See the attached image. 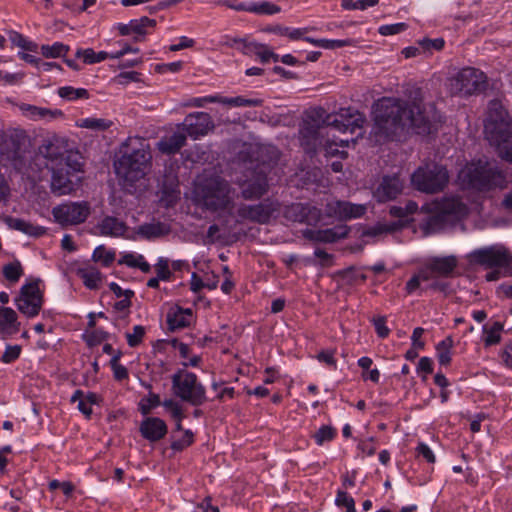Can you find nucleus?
Here are the masks:
<instances>
[{
    "label": "nucleus",
    "mask_w": 512,
    "mask_h": 512,
    "mask_svg": "<svg viewBox=\"0 0 512 512\" xmlns=\"http://www.w3.org/2000/svg\"><path fill=\"white\" fill-rule=\"evenodd\" d=\"M373 114L375 133L386 137L397 135L406 128L413 129L417 134H430L439 121L434 105H408L395 98L378 100Z\"/></svg>",
    "instance_id": "nucleus-1"
},
{
    "label": "nucleus",
    "mask_w": 512,
    "mask_h": 512,
    "mask_svg": "<svg viewBox=\"0 0 512 512\" xmlns=\"http://www.w3.org/2000/svg\"><path fill=\"white\" fill-rule=\"evenodd\" d=\"M458 265L455 256L431 257L425 266L418 270L406 283L405 291L411 295L418 292L420 295L427 291L447 293L449 284L441 278L453 274Z\"/></svg>",
    "instance_id": "nucleus-2"
},
{
    "label": "nucleus",
    "mask_w": 512,
    "mask_h": 512,
    "mask_svg": "<svg viewBox=\"0 0 512 512\" xmlns=\"http://www.w3.org/2000/svg\"><path fill=\"white\" fill-rule=\"evenodd\" d=\"M152 155L149 145L138 141L130 151H126L114 162L115 173L120 185L132 192L136 184L143 180L151 167Z\"/></svg>",
    "instance_id": "nucleus-3"
},
{
    "label": "nucleus",
    "mask_w": 512,
    "mask_h": 512,
    "mask_svg": "<svg viewBox=\"0 0 512 512\" xmlns=\"http://www.w3.org/2000/svg\"><path fill=\"white\" fill-rule=\"evenodd\" d=\"M199 204L214 213L228 212L234 208L235 190L220 176L201 179L195 187Z\"/></svg>",
    "instance_id": "nucleus-4"
},
{
    "label": "nucleus",
    "mask_w": 512,
    "mask_h": 512,
    "mask_svg": "<svg viewBox=\"0 0 512 512\" xmlns=\"http://www.w3.org/2000/svg\"><path fill=\"white\" fill-rule=\"evenodd\" d=\"M459 180L467 187L487 192L506 186V177L494 162L478 160L468 163L459 172Z\"/></svg>",
    "instance_id": "nucleus-5"
},
{
    "label": "nucleus",
    "mask_w": 512,
    "mask_h": 512,
    "mask_svg": "<svg viewBox=\"0 0 512 512\" xmlns=\"http://www.w3.org/2000/svg\"><path fill=\"white\" fill-rule=\"evenodd\" d=\"M484 133L490 144H506L512 135V121L508 112L498 100L489 102L484 120Z\"/></svg>",
    "instance_id": "nucleus-6"
},
{
    "label": "nucleus",
    "mask_w": 512,
    "mask_h": 512,
    "mask_svg": "<svg viewBox=\"0 0 512 512\" xmlns=\"http://www.w3.org/2000/svg\"><path fill=\"white\" fill-rule=\"evenodd\" d=\"M467 260L471 265L502 269L503 276L512 275V255L503 245L475 249L467 255Z\"/></svg>",
    "instance_id": "nucleus-7"
},
{
    "label": "nucleus",
    "mask_w": 512,
    "mask_h": 512,
    "mask_svg": "<svg viewBox=\"0 0 512 512\" xmlns=\"http://www.w3.org/2000/svg\"><path fill=\"white\" fill-rule=\"evenodd\" d=\"M415 188L425 193H438L449 182V173L445 166L437 163H426L420 166L411 177Z\"/></svg>",
    "instance_id": "nucleus-8"
},
{
    "label": "nucleus",
    "mask_w": 512,
    "mask_h": 512,
    "mask_svg": "<svg viewBox=\"0 0 512 512\" xmlns=\"http://www.w3.org/2000/svg\"><path fill=\"white\" fill-rule=\"evenodd\" d=\"M172 390L175 396L193 406H200L207 400L206 389L196 374L184 369L172 376Z\"/></svg>",
    "instance_id": "nucleus-9"
},
{
    "label": "nucleus",
    "mask_w": 512,
    "mask_h": 512,
    "mask_svg": "<svg viewBox=\"0 0 512 512\" xmlns=\"http://www.w3.org/2000/svg\"><path fill=\"white\" fill-rule=\"evenodd\" d=\"M486 87V75L473 67H465L448 79V89L452 95L469 96L481 93Z\"/></svg>",
    "instance_id": "nucleus-10"
},
{
    "label": "nucleus",
    "mask_w": 512,
    "mask_h": 512,
    "mask_svg": "<svg viewBox=\"0 0 512 512\" xmlns=\"http://www.w3.org/2000/svg\"><path fill=\"white\" fill-rule=\"evenodd\" d=\"M312 114H315L317 117V119H314L316 122L315 127L319 128L321 126L320 121H322L323 125L332 126L341 132L350 131L353 133L355 129L362 127L364 121L362 115L350 107L342 108L337 114L327 115L324 119L325 110L322 108L313 110Z\"/></svg>",
    "instance_id": "nucleus-11"
},
{
    "label": "nucleus",
    "mask_w": 512,
    "mask_h": 512,
    "mask_svg": "<svg viewBox=\"0 0 512 512\" xmlns=\"http://www.w3.org/2000/svg\"><path fill=\"white\" fill-rule=\"evenodd\" d=\"M39 279L22 285L19 295L15 298L17 309L26 317L37 316L43 305V293L39 288Z\"/></svg>",
    "instance_id": "nucleus-12"
},
{
    "label": "nucleus",
    "mask_w": 512,
    "mask_h": 512,
    "mask_svg": "<svg viewBox=\"0 0 512 512\" xmlns=\"http://www.w3.org/2000/svg\"><path fill=\"white\" fill-rule=\"evenodd\" d=\"M91 213L87 201L62 203L52 210L55 221L62 226H72L84 223Z\"/></svg>",
    "instance_id": "nucleus-13"
},
{
    "label": "nucleus",
    "mask_w": 512,
    "mask_h": 512,
    "mask_svg": "<svg viewBox=\"0 0 512 512\" xmlns=\"http://www.w3.org/2000/svg\"><path fill=\"white\" fill-rule=\"evenodd\" d=\"M277 209V203L265 201L256 205H242L238 208L237 214L240 220L267 223Z\"/></svg>",
    "instance_id": "nucleus-14"
},
{
    "label": "nucleus",
    "mask_w": 512,
    "mask_h": 512,
    "mask_svg": "<svg viewBox=\"0 0 512 512\" xmlns=\"http://www.w3.org/2000/svg\"><path fill=\"white\" fill-rule=\"evenodd\" d=\"M183 126L187 134L194 139L205 136L214 128L210 115L205 112H195L187 115Z\"/></svg>",
    "instance_id": "nucleus-15"
},
{
    "label": "nucleus",
    "mask_w": 512,
    "mask_h": 512,
    "mask_svg": "<svg viewBox=\"0 0 512 512\" xmlns=\"http://www.w3.org/2000/svg\"><path fill=\"white\" fill-rule=\"evenodd\" d=\"M366 212L365 205L353 204L346 201H333L327 204V214L340 220L356 219Z\"/></svg>",
    "instance_id": "nucleus-16"
},
{
    "label": "nucleus",
    "mask_w": 512,
    "mask_h": 512,
    "mask_svg": "<svg viewBox=\"0 0 512 512\" xmlns=\"http://www.w3.org/2000/svg\"><path fill=\"white\" fill-rule=\"evenodd\" d=\"M98 234L108 237H124L127 239L136 240L134 235H128V226L125 222L113 216L104 217L96 226Z\"/></svg>",
    "instance_id": "nucleus-17"
},
{
    "label": "nucleus",
    "mask_w": 512,
    "mask_h": 512,
    "mask_svg": "<svg viewBox=\"0 0 512 512\" xmlns=\"http://www.w3.org/2000/svg\"><path fill=\"white\" fill-rule=\"evenodd\" d=\"M140 433L146 440L156 442L167 434V425L160 418L148 417L141 422Z\"/></svg>",
    "instance_id": "nucleus-18"
},
{
    "label": "nucleus",
    "mask_w": 512,
    "mask_h": 512,
    "mask_svg": "<svg viewBox=\"0 0 512 512\" xmlns=\"http://www.w3.org/2000/svg\"><path fill=\"white\" fill-rule=\"evenodd\" d=\"M349 230L347 225H337L322 230H310L306 233V237L315 242L333 243L345 238Z\"/></svg>",
    "instance_id": "nucleus-19"
},
{
    "label": "nucleus",
    "mask_w": 512,
    "mask_h": 512,
    "mask_svg": "<svg viewBox=\"0 0 512 512\" xmlns=\"http://www.w3.org/2000/svg\"><path fill=\"white\" fill-rule=\"evenodd\" d=\"M403 184L397 176H386L376 190L379 201L385 202L395 199L402 191Z\"/></svg>",
    "instance_id": "nucleus-20"
},
{
    "label": "nucleus",
    "mask_w": 512,
    "mask_h": 512,
    "mask_svg": "<svg viewBox=\"0 0 512 512\" xmlns=\"http://www.w3.org/2000/svg\"><path fill=\"white\" fill-rule=\"evenodd\" d=\"M51 189L55 194L60 196L71 194L74 191V183L69 176L68 170L53 168Z\"/></svg>",
    "instance_id": "nucleus-21"
},
{
    "label": "nucleus",
    "mask_w": 512,
    "mask_h": 512,
    "mask_svg": "<svg viewBox=\"0 0 512 512\" xmlns=\"http://www.w3.org/2000/svg\"><path fill=\"white\" fill-rule=\"evenodd\" d=\"M193 319L191 309L173 307L167 313V324L170 330L183 329L190 325Z\"/></svg>",
    "instance_id": "nucleus-22"
},
{
    "label": "nucleus",
    "mask_w": 512,
    "mask_h": 512,
    "mask_svg": "<svg viewBox=\"0 0 512 512\" xmlns=\"http://www.w3.org/2000/svg\"><path fill=\"white\" fill-rule=\"evenodd\" d=\"M68 146L66 138L54 136L44 145L43 153L48 159L62 161L68 152Z\"/></svg>",
    "instance_id": "nucleus-23"
},
{
    "label": "nucleus",
    "mask_w": 512,
    "mask_h": 512,
    "mask_svg": "<svg viewBox=\"0 0 512 512\" xmlns=\"http://www.w3.org/2000/svg\"><path fill=\"white\" fill-rule=\"evenodd\" d=\"M231 9L236 11H247L256 14H266L272 15L278 13L280 8L269 2V1H261V2H240L231 6Z\"/></svg>",
    "instance_id": "nucleus-24"
},
{
    "label": "nucleus",
    "mask_w": 512,
    "mask_h": 512,
    "mask_svg": "<svg viewBox=\"0 0 512 512\" xmlns=\"http://www.w3.org/2000/svg\"><path fill=\"white\" fill-rule=\"evenodd\" d=\"M268 183L266 176L258 173L253 180H249L242 189V196L245 199L259 198L267 192Z\"/></svg>",
    "instance_id": "nucleus-25"
},
{
    "label": "nucleus",
    "mask_w": 512,
    "mask_h": 512,
    "mask_svg": "<svg viewBox=\"0 0 512 512\" xmlns=\"http://www.w3.org/2000/svg\"><path fill=\"white\" fill-rule=\"evenodd\" d=\"M20 329L17 313L10 307L4 308L0 316V333L3 336L16 334Z\"/></svg>",
    "instance_id": "nucleus-26"
},
{
    "label": "nucleus",
    "mask_w": 512,
    "mask_h": 512,
    "mask_svg": "<svg viewBox=\"0 0 512 512\" xmlns=\"http://www.w3.org/2000/svg\"><path fill=\"white\" fill-rule=\"evenodd\" d=\"M166 233H168V228L166 225L160 222H154L140 225L133 231L132 235H134L136 238L140 237L149 240L163 236Z\"/></svg>",
    "instance_id": "nucleus-27"
},
{
    "label": "nucleus",
    "mask_w": 512,
    "mask_h": 512,
    "mask_svg": "<svg viewBox=\"0 0 512 512\" xmlns=\"http://www.w3.org/2000/svg\"><path fill=\"white\" fill-rule=\"evenodd\" d=\"M186 142V135L183 133H174L169 137L162 138L158 142V149L165 154H174L178 152Z\"/></svg>",
    "instance_id": "nucleus-28"
},
{
    "label": "nucleus",
    "mask_w": 512,
    "mask_h": 512,
    "mask_svg": "<svg viewBox=\"0 0 512 512\" xmlns=\"http://www.w3.org/2000/svg\"><path fill=\"white\" fill-rule=\"evenodd\" d=\"M5 222L11 229L21 231L30 236H40L45 233V229L43 227L35 226L20 218L8 217Z\"/></svg>",
    "instance_id": "nucleus-29"
},
{
    "label": "nucleus",
    "mask_w": 512,
    "mask_h": 512,
    "mask_svg": "<svg viewBox=\"0 0 512 512\" xmlns=\"http://www.w3.org/2000/svg\"><path fill=\"white\" fill-rule=\"evenodd\" d=\"M76 126L94 132H104L113 126V122L106 118L88 117L77 120Z\"/></svg>",
    "instance_id": "nucleus-30"
},
{
    "label": "nucleus",
    "mask_w": 512,
    "mask_h": 512,
    "mask_svg": "<svg viewBox=\"0 0 512 512\" xmlns=\"http://www.w3.org/2000/svg\"><path fill=\"white\" fill-rule=\"evenodd\" d=\"M311 208L303 203H293L286 208V218L294 222H306L308 221V215Z\"/></svg>",
    "instance_id": "nucleus-31"
},
{
    "label": "nucleus",
    "mask_w": 512,
    "mask_h": 512,
    "mask_svg": "<svg viewBox=\"0 0 512 512\" xmlns=\"http://www.w3.org/2000/svg\"><path fill=\"white\" fill-rule=\"evenodd\" d=\"M78 275L89 289H98L102 280L101 273L94 267L79 269Z\"/></svg>",
    "instance_id": "nucleus-32"
},
{
    "label": "nucleus",
    "mask_w": 512,
    "mask_h": 512,
    "mask_svg": "<svg viewBox=\"0 0 512 512\" xmlns=\"http://www.w3.org/2000/svg\"><path fill=\"white\" fill-rule=\"evenodd\" d=\"M442 211L456 217L467 214V206L457 197L446 198L442 204Z\"/></svg>",
    "instance_id": "nucleus-33"
},
{
    "label": "nucleus",
    "mask_w": 512,
    "mask_h": 512,
    "mask_svg": "<svg viewBox=\"0 0 512 512\" xmlns=\"http://www.w3.org/2000/svg\"><path fill=\"white\" fill-rule=\"evenodd\" d=\"M503 331V324L501 322H494L491 326L485 325L483 327V341L486 346L496 345L501 341V333Z\"/></svg>",
    "instance_id": "nucleus-34"
},
{
    "label": "nucleus",
    "mask_w": 512,
    "mask_h": 512,
    "mask_svg": "<svg viewBox=\"0 0 512 512\" xmlns=\"http://www.w3.org/2000/svg\"><path fill=\"white\" fill-rule=\"evenodd\" d=\"M22 135V131L15 129L5 130L0 126V148L3 150L15 149L18 144L16 138Z\"/></svg>",
    "instance_id": "nucleus-35"
},
{
    "label": "nucleus",
    "mask_w": 512,
    "mask_h": 512,
    "mask_svg": "<svg viewBox=\"0 0 512 512\" xmlns=\"http://www.w3.org/2000/svg\"><path fill=\"white\" fill-rule=\"evenodd\" d=\"M23 274V267L18 260L3 266V276L11 284L17 283Z\"/></svg>",
    "instance_id": "nucleus-36"
},
{
    "label": "nucleus",
    "mask_w": 512,
    "mask_h": 512,
    "mask_svg": "<svg viewBox=\"0 0 512 512\" xmlns=\"http://www.w3.org/2000/svg\"><path fill=\"white\" fill-rule=\"evenodd\" d=\"M57 93L61 98L68 100V101L89 98V92L85 88H74L72 86H63L58 89Z\"/></svg>",
    "instance_id": "nucleus-37"
},
{
    "label": "nucleus",
    "mask_w": 512,
    "mask_h": 512,
    "mask_svg": "<svg viewBox=\"0 0 512 512\" xmlns=\"http://www.w3.org/2000/svg\"><path fill=\"white\" fill-rule=\"evenodd\" d=\"M453 346V340L451 337H447L436 346L437 358L441 365H448L451 362V348Z\"/></svg>",
    "instance_id": "nucleus-38"
},
{
    "label": "nucleus",
    "mask_w": 512,
    "mask_h": 512,
    "mask_svg": "<svg viewBox=\"0 0 512 512\" xmlns=\"http://www.w3.org/2000/svg\"><path fill=\"white\" fill-rule=\"evenodd\" d=\"M76 57L82 58L86 64H95L106 60L109 54L105 51L95 52L93 49L88 48L84 50H78Z\"/></svg>",
    "instance_id": "nucleus-39"
},
{
    "label": "nucleus",
    "mask_w": 512,
    "mask_h": 512,
    "mask_svg": "<svg viewBox=\"0 0 512 512\" xmlns=\"http://www.w3.org/2000/svg\"><path fill=\"white\" fill-rule=\"evenodd\" d=\"M68 51L69 47L61 42L41 46V53L45 58H58L64 56Z\"/></svg>",
    "instance_id": "nucleus-40"
},
{
    "label": "nucleus",
    "mask_w": 512,
    "mask_h": 512,
    "mask_svg": "<svg viewBox=\"0 0 512 512\" xmlns=\"http://www.w3.org/2000/svg\"><path fill=\"white\" fill-rule=\"evenodd\" d=\"M263 100L258 98H245L242 96L226 97L225 105L234 107H259L262 106Z\"/></svg>",
    "instance_id": "nucleus-41"
},
{
    "label": "nucleus",
    "mask_w": 512,
    "mask_h": 512,
    "mask_svg": "<svg viewBox=\"0 0 512 512\" xmlns=\"http://www.w3.org/2000/svg\"><path fill=\"white\" fill-rule=\"evenodd\" d=\"M25 111H28L30 117L34 120L45 119V118H53L56 115H61L62 113L58 110L52 111L47 108L37 107L33 105H27L24 108Z\"/></svg>",
    "instance_id": "nucleus-42"
},
{
    "label": "nucleus",
    "mask_w": 512,
    "mask_h": 512,
    "mask_svg": "<svg viewBox=\"0 0 512 512\" xmlns=\"http://www.w3.org/2000/svg\"><path fill=\"white\" fill-rule=\"evenodd\" d=\"M379 0H342V7L345 10H365L368 7L376 6Z\"/></svg>",
    "instance_id": "nucleus-43"
},
{
    "label": "nucleus",
    "mask_w": 512,
    "mask_h": 512,
    "mask_svg": "<svg viewBox=\"0 0 512 512\" xmlns=\"http://www.w3.org/2000/svg\"><path fill=\"white\" fill-rule=\"evenodd\" d=\"M336 435V430L328 425L321 426L313 435L318 445H323L325 442L333 440Z\"/></svg>",
    "instance_id": "nucleus-44"
},
{
    "label": "nucleus",
    "mask_w": 512,
    "mask_h": 512,
    "mask_svg": "<svg viewBox=\"0 0 512 512\" xmlns=\"http://www.w3.org/2000/svg\"><path fill=\"white\" fill-rule=\"evenodd\" d=\"M161 404L158 394L149 393L145 398H142L139 403V410L143 415H147L153 408Z\"/></svg>",
    "instance_id": "nucleus-45"
},
{
    "label": "nucleus",
    "mask_w": 512,
    "mask_h": 512,
    "mask_svg": "<svg viewBox=\"0 0 512 512\" xmlns=\"http://www.w3.org/2000/svg\"><path fill=\"white\" fill-rule=\"evenodd\" d=\"M92 257L94 261L102 262L104 266H109L115 259V252L108 251L101 245L94 250Z\"/></svg>",
    "instance_id": "nucleus-46"
},
{
    "label": "nucleus",
    "mask_w": 512,
    "mask_h": 512,
    "mask_svg": "<svg viewBox=\"0 0 512 512\" xmlns=\"http://www.w3.org/2000/svg\"><path fill=\"white\" fill-rule=\"evenodd\" d=\"M71 402L76 403L77 402V408L81 413H83L86 417H90L92 414V407L91 405L84 399V393L81 390H76L72 397Z\"/></svg>",
    "instance_id": "nucleus-47"
},
{
    "label": "nucleus",
    "mask_w": 512,
    "mask_h": 512,
    "mask_svg": "<svg viewBox=\"0 0 512 512\" xmlns=\"http://www.w3.org/2000/svg\"><path fill=\"white\" fill-rule=\"evenodd\" d=\"M145 328L141 325H136L132 328V332L126 333L127 343L130 347H137L143 340L145 335Z\"/></svg>",
    "instance_id": "nucleus-48"
},
{
    "label": "nucleus",
    "mask_w": 512,
    "mask_h": 512,
    "mask_svg": "<svg viewBox=\"0 0 512 512\" xmlns=\"http://www.w3.org/2000/svg\"><path fill=\"white\" fill-rule=\"evenodd\" d=\"M120 357L121 353L117 352L115 355H113L110 363L113 369L115 379L124 380L128 378V370L125 366L119 364Z\"/></svg>",
    "instance_id": "nucleus-49"
},
{
    "label": "nucleus",
    "mask_w": 512,
    "mask_h": 512,
    "mask_svg": "<svg viewBox=\"0 0 512 512\" xmlns=\"http://www.w3.org/2000/svg\"><path fill=\"white\" fill-rule=\"evenodd\" d=\"M335 502L337 506L345 507V512H356L354 499L345 491H338Z\"/></svg>",
    "instance_id": "nucleus-50"
},
{
    "label": "nucleus",
    "mask_w": 512,
    "mask_h": 512,
    "mask_svg": "<svg viewBox=\"0 0 512 512\" xmlns=\"http://www.w3.org/2000/svg\"><path fill=\"white\" fill-rule=\"evenodd\" d=\"M418 44L424 52H426V51L431 52L433 50H436V51L441 50L444 47L445 42H444V39H442V38H436V39L424 38L422 40H419Z\"/></svg>",
    "instance_id": "nucleus-51"
},
{
    "label": "nucleus",
    "mask_w": 512,
    "mask_h": 512,
    "mask_svg": "<svg viewBox=\"0 0 512 512\" xmlns=\"http://www.w3.org/2000/svg\"><path fill=\"white\" fill-rule=\"evenodd\" d=\"M248 48L254 52L264 63L271 59L272 51L265 45L250 43Z\"/></svg>",
    "instance_id": "nucleus-52"
},
{
    "label": "nucleus",
    "mask_w": 512,
    "mask_h": 512,
    "mask_svg": "<svg viewBox=\"0 0 512 512\" xmlns=\"http://www.w3.org/2000/svg\"><path fill=\"white\" fill-rule=\"evenodd\" d=\"M194 434L190 430H186L181 439L172 442L171 448L175 451H182L193 443Z\"/></svg>",
    "instance_id": "nucleus-53"
},
{
    "label": "nucleus",
    "mask_w": 512,
    "mask_h": 512,
    "mask_svg": "<svg viewBox=\"0 0 512 512\" xmlns=\"http://www.w3.org/2000/svg\"><path fill=\"white\" fill-rule=\"evenodd\" d=\"M155 270L157 277L161 280H168L171 276V271L169 269V261L166 258H159L157 263L155 264Z\"/></svg>",
    "instance_id": "nucleus-54"
},
{
    "label": "nucleus",
    "mask_w": 512,
    "mask_h": 512,
    "mask_svg": "<svg viewBox=\"0 0 512 512\" xmlns=\"http://www.w3.org/2000/svg\"><path fill=\"white\" fill-rule=\"evenodd\" d=\"M352 45H354V40L349 39V38L341 39V40L322 39L321 48L334 50L337 48H342L345 46H352Z\"/></svg>",
    "instance_id": "nucleus-55"
},
{
    "label": "nucleus",
    "mask_w": 512,
    "mask_h": 512,
    "mask_svg": "<svg viewBox=\"0 0 512 512\" xmlns=\"http://www.w3.org/2000/svg\"><path fill=\"white\" fill-rule=\"evenodd\" d=\"M163 407L170 412L174 420H179L184 417L181 406L173 399H167L162 403Z\"/></svg>",
    "instance_id": "nucleus-56"
},
{
    "label": "nucleus",
    "mask_w": 512,
    "mask_h": 512,
    "mask_svg": "<svg viewBox=\"0 0 512 512\" xmlns=\"http://www.w3.org/2000/svg\"><path fill=\"white\" fill-rule=\"evenodd\" d=\"M407 25L405 23H396L390 25H382L379 27V33L384 36L395 35L406 30Z\"/></svg>",
    "instance_id": "nucleus-57"
},
{
    "label": "nucleus",
    "mask_w": 512,
    "mask_h": 512,
    "mask_svg": "<svg viewBox=\"0 0 512 512\" xmlns=\"http://www.w3.org/2000/svg\"><path fill=\"white\" fill-rule=\"evenodd\" d=\"M139 76L140 74L136 71L121 72L115 77L114 81L118 84L125 85L129 82L139 81Z\"/></svg>",
    "instance_id": "nucleus-58"
},
{
    "label": "nucleus",
    "mask_w": 512,
    "mask_h": 512,
    "mask_svg": "<svg viewBox=\"0 0 512 512\" xmlns=\"http://www.w3.org/2000/svg\"><path fill=\"white\" fill-rule=\"evenodd\" d=\"M21 352V348L18 345L7 346L5 352L1 356V361L4 363H11L16 360Z\"/></svg>",
    "instance_id": "nucleus-59"
},
{
    "label": "nucleus",
    "mask_w": 512,
    "mask_h": 512,
    "mask_svg": "<svg viewBox=\"0 0 512 512\" xmlns=\"http://www.w3.org/2000/svg\"><path fill=\"white\" fill-rule=\"evenodd\" d=\"M418 456H422L427 462L434 463L435 455L425 443H419L416 448Z\"/></svg>",
    "instance_id": "nucleus-60"
},
{
    "label": "nucleus",
    "mask_w": 512,
    "mask_h": 512,
    "mask_svg": "<svg viewBox=\"0 0 512 512\" xmlns=\"http://www.w3.org/2000/svg\"><path fill=\"white\" fill-rule=\"evenodd\" d=\"M374 327L379 337L386 338L389 335L390 330L386 326V320L384 317L374 319Z\"/></svg>",
    "instance_id": "nucleus-61"
},
{
    "label": "nucleus",
    "mask_w": 512,
    "mask_h": 512,
    "mask_svg": "<svg viewBox=\"0 0 512 512\" xmlns=\"http://www.w3.org/2000/svg\"><path fill=\"white\" fill-rule=\"evenodd\" d=\"M142 257H143V255H140V254L127 253L122 256L119 263L125 264L131 268H137L139 265V262H140V260H138V258H142Z\"/></svg>",
    "instance_id": "nucleus-62"
},
{
    "label": "nucleus",
    "mask_w": 512,
    "mask_h": 512,
    "mask_svg": "<svg viewBox=\"0 0 512 512\" xmlns=\"http://www.w3.org/2000/svg\"><path fill=\"white\" fill-rule=\"evenodd\" d=\"M154 21L150 20L147 17L142 18L140 21H132V33H136L138 35H143L145 33V27L148 24H152Z\"/></svg>",
    "instance_id": "nucleus-63"
},
{
    "label": "nucleus",
    "mask_w": 512,
    "mask_h": 512,
    "mask_svg": "<svg viewBox=\"0 0 512 512\" xmlns=\"http://www.w3.org/2000/svg\"><path fill=\"white\" fill-rule=\"evenodd\" d=\"M134 295L132 290H125L124 298L114 304V308L118 311L128 309L131 305V297Z\"/></svg>",
    "instance_id": "nucleus-64"
}]
</instances>
